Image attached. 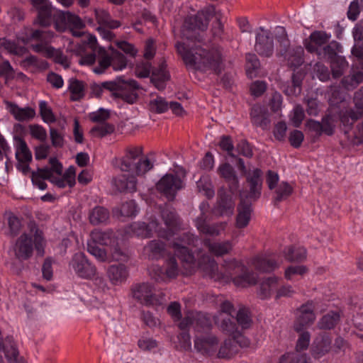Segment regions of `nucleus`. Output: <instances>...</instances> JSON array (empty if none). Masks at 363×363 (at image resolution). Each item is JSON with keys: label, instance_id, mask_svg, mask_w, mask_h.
I'll return each instance as SVG.
<instances>
[{"label": "nucleus", "instance_id": "nucleus-1", "mask_svg": "<svg viewBox=\"0 0 363 363\" xmlns=\"http://www.w3.org/2000/svg\"><path fill=\"white\" fill-rule=\"evenodd\" d=\"M199 240L190 233H184L177 238L172 243L174 254L180 259L186 272L185 274H191L196 267L202 268L209 276L216 281H233V278L243 271L244 265L235 259L225 260L223 265V272H218V264L216 261L209 256H203L201 260L196 262L193 254L185 246H196Z\"/></svg>", "mask_w": 363, "mask_h": 363}, {"label": "nucleus", "instance_id": "nucleus-2", "mask_svg": "<svg viewBox=\"0 0 363 363\" xmlns=\"http://www.w3.org/2000/svg\"><path fill=\"white\" fill-rule=\"evenodd\" d=\"M176 48L189 69L218 74L221 71L223 58L218 48H210L200 42L177 43Z\"/></svg>", "mask_w": 363, "mask_h": 363}, {"label": "nucleus", "instance_id": "nucleus-3", "mask_svg": "<svg viewBox=\"0 0 363 363\" xmlns=\"http://www.w3.org/2000/svg\"><path fill=\"white\" fill-rule=\"evenodd\" d=\"M153 167V164L142 156V148L137 147L128 150L126 155L121 160L120 169L123 172L132 174L127 177L123 174L116 177L113 182L119 191L133 192L136 191L137 180L133 174H145Z\"/></svg>", "mask_w": 363, "mask_h": 363}, {"label": "nucleus", "instance_id": "nucleus-4", "mask_svg": "<svg viewBox=\"0 0 363 363\" xmlns=\"http://www.w3.org/2000/svg\"><path fill=\"white\" fill-rule=\"evenodd\" d=\"M140 89L139 84L134 79L125 80L117 78L113 81L106 82L101 85L94 84L91 86L92 94L96 97H101L104 89L112 92L116 98H121L128 104H134L138 94L136 90Z\"/></svg>", "mask_w": 363, "mask_h": 363}, {"label": "nucleus", "instance_id": "nucleus-5", "mask_svg": "<svg viewBox=\"0 0 363 363\" xmlns=\"http://www.w3.org/2000/svg\"><path fill=\"white\" fill-rule=\"evenodd\" d=\"M53 35V33L51 31L33 30L30 34V38L38 40V43L32 44L31 48L34 52L40 53L46 57L52 58L55 62L67 68L69 67V62L67 56L64 55L60 50H56L48 45Z\"/></svg>", "mask_w": 363, "mask_h": 363}, {"label": "nucleus", "instance_id": "nucleus-6", "mask_svg": "<svg viewBox=\"0 0 363 363\" xmlns=\"http://www.w3.org/2000/svg\"><path fill=\"white\" fill-rule=\"evenodd\" d=\"M69 267L80 278L84 279H95L97 284L106 286L105 280L97 275V269L82 252L75 253L69 262Z\"/></svg>", "mask_w": 363, "mask_h": 363}, {"label": "nucleus", "instance_id": "nucleus-7", "mask_svg": "<svg viewBox=\"0 0 363 363\" xmlns=\"http://www.w3.org/2000/svg\"><path fill=\"white\" fill-rule=\"evenodd\" d=\"M213 16H216L217 18H218L215 7L213 6H208L198 11L196 15L186 17L182 27L183 35L186 38H190L191 36L187 32L206 30L209 21Z\"/></svg>", "mask_w": 363, "mask_h": 363}, {"label": "nucleus", "instance_id": "nucleus-8", "mask_svg": "<svg viewBox=\"0 0 363 363\" xmlns=\"http://www.w3.org/2000/svg\"><path fill=\"white\" fill-rule=\"evenodd\" d=\"M55 28L59 31H65L69 29L75 37H81L84 34L82 30L85 27V23L79 16L69 11H59L55 16Z\"/></svg>", "mask_w": 363, "mask_h": 363}, {"label": "nucleus", "instance_id": "nucleus-9", "mask_svg": "<svg viewBox=\"0 0 363 363\" xmlns=\"http://www.w3.org/2000/svg\"><path fill=\"white\" fill-rule=\"evenodd\" d=\"M180 273V268L176 258L173 256L169 257L164 262V267L159 265H152L149 269L150 278L156 282H167L171 279H176Z\"/></svg>", "mask_w": 363, "mask_h": 363}, {"label": "nucleus", "instance_id": "nucleus-10", "mask_svg": "<svg viewBox=\"0 0 363 363\" xmlns=\"http://www.w3.org/2000/svg\"><path fill=\"white\" fill-rule=\"evenodd\" d=\"M125 233L130 236L142 238H149L152 236L153 233H157L160 237L167 236V233L159 227L157 220L154 219L148 224L141 221L134 222L125 228Z\"/></svg>", "mask_w": 363, "mask_h": 363}, {"label": "nucleus", "instance_id": "nucleus-11", "mask_svg": "<svg viewBox=\"0 0 363 363\" xmlns=\"http://www.w3.org/2000/svg\"><path fill=\"white\" fill-rule=\"evenodd\" d=\"M132 293L135 299L145 306L160 305L164 301V296H157L153 287L148 283L135 285L132 289Z\"/></svg>", "mask_w": 363, "mask_h": 363}, {"label": "nucleus", "instance_id": "nucleus-12", "mask_svg": "<svg viewBox=\"0 0 363 363\" xmlns=\"http://www.w3.org/2000/svg\"><path fill=\"white\" fill-rule=\"evenodd\" d=\"M183 186L182 180L172 174H166L156 184L157 190L168 200H173L177 191Z\"/></svg>", "mask_w": 363, "mask_h": 363}, {"label": "nucleus", "instance_id": "nucleus-13", "mask_svg": "<svg viewBox=\"0 0 363 363\" xmlns=\"http://www.w3.org/2000/svg\"><path fill=\"white\" fill-rule=\"evenodd\" d=\"M192 326L196 330H208L211 326V320L206 314L197 311H189L179 324L181 330H186Z\"/></svg>", "mask_w": 363, "mask_h": 363}, {"label": "nucleus", "instance_id": "nucleus-14", "mask_svg": "<svg viewBox=\"0 0 363 363\" xmlns=\"http://www.w3.org/2000/svg\"><path fill=\"white\" fill-rule=\"evenodd\" d=\"M337 118L332 114L328 113L322 118L321 121L310 119L306 122V126L309 130L315 133L316 135L325 134L332 135L335 133V128Z\"/></svg>", "mask_w": 363, "mask_h": 363}, {"label": "nucleus", "instance_id": "nucleus-15", "mask_svg": "<svg viewBox=\"0 0 363 363\" xmlns=\"http://www.w3.org/2000/svg\"><path fill=\"white\" fill-rule=\"evenodd\" d=\"M219 340L212 333H202L196 335L194 339L195 350L203 355L211 356L218 348Z\"/></svg>", "mask_w": 363, "mask_h": 363}, {"label": "nucleus", "instance_id": "nucleus-16", "mask_svg": "<svg viewBox=\"0 0 363 363\" xmlns=\"http://www.w3.org/2000/svg\"><path fill=\"white\" fill-rule=\"evenodd\" d=\"M247 182L248 184L249 190L247 192L242 191L240 196L244 194V199H250L255 201L259 198L261 195L262 186V172L260 169L256 168L249 172L247 174Z\"/></svg>", "mask_w": 363, "mask_h": 363}, {"label": "nucleus", "instance_id": "nucleus-17", "mask_svg": "<svg viewBox=\"0 0 363 363\" xmlns=\"http://www.w3.org/2000/svg\"><path fill=\"white\" fill-rule=\"evenodd\" d=\"M207 207L205 203H202L200 205L201 213V216L197 217L195 220V225L200 233L211 236H218L225 230L227 223L225 222H221L211 225H208L206 223L207 216L205 213V210Z\"/></svg>", "mask_w": 363, "mask_h": 363}, {"label": "nucleus", "instance_id": "nucleus-18", "mask_svg": "<svg viewBox=\"0 0 363 363\" xmlns=\"http://www.w3.org/2000/svg\"><path fill=\"white\" fill-rule=\"evenodd\" d=\"M314 308L313 303L311 301L302 305L298 309L297 317L294 325V328L297 333L303 331L313 323L315 320Z\"/></svg>", "mask_w": 363, "mask_h": 363}, {"label": "nucleus", "instance_id": "nucleus-19", "mask_svg": "<svg viewBox=\"0 0 363 363\" xmlns=\"http://www.w3.org/2000/svg\"><path fill=\"white\" fill-rule=\"evenodd\" d=\"M248 345V341L242 336L226 339L220 346L217 356L218 358L230 359L236 354L240 347Z\"/></svg>", "mask_w": 363, "mask_h": 363}, {"label": "nucleus", "instance_id": "nucleus-20", "mask_svg": "<svg viewBox=\"0 0 363 363\" xmlns=\"http://www.w3.org/2000/svg\"><path fill=\"white\" fill-rule=\"evenodd\" d=\"M256 52L261 56L270 57L274 52V43L270 32L260 27L256 35Z\"/></svg>", "mask_w": 363, "mask_h": 363}, {"label": "nucleus", "instance_id": "nucleus-21", "mask_svg": "<svg viewBox=\"0 0 363 363\" xmlns=\"http://www.w3.org/2000/svg\"><path fill=\"white\" fill-rule=\"evenodd\" d=\"M42 175L60 188H64L66 185L72 187L75 184V169L72 167H70L62 177L52 174V170L48 169L43 172Z\"/></svg>", "mask_w": 363, "mask_h": 363}, {"label": "nucleus", "instance_id": "nucleus-22", "mask_svg": "<svg viewBox=\"0 0 363 363\" xmlns=\"http://www.w3.org/2000/svg\"><path fill=\"white\" fill-rule=\"evenodd\" d=\"M33 242L28 234H22L16 240L14 247L16 257L21 260H26L33 255Z\"/></svg>", "mask_w": 363, "mask_h": 363}, {"label": "nucleus", "instance_id": "nucleus-23", "mask_svg": "<svg viewBox=\"0 0 363 363\" xmlns=\"http://www.w3.org/2000/svg\"><path fill=\"white\" fill-rule=\"evenodd\" d=\"M251 203L244 199V194L241 195L240 203L238 206V215L236 216L235 226L238 228L247 227L250 221L252 216Z\"/></svg>", "mask_w": 363, "mask_h": 363}, {"label": "nucleus", "instance_id": "nucleus-24", "mask_svg": "<svg viewBox=\"0 0 363 363\" xmlns=\"http://www.w3.org/2000/svg\"><path fill=\"white\" fill-rule=\"evenodd\" d=\"M330 38V35L325 32L315 31L311 34L309 39L306 40V49L311 53H317L320 48H323L328 43Z\"/></svg>", "mask_w": 363, "mask_h": 363}, {"label": "nucleus", "instance_id": "nucleus-25", "mask_svg": "<svg viewBox=\"0 0 363 363\" xmlns=\"http://www.w3.org/2000/svg\"><path fill=\"white\" fill-rule=\"evenodd\" d=\"M170 79V74L167 70V65L162 61L158 68L152 69L150 76V82L156 89L160 91L164 90L166 87V82Z\"/></svg>", "mask_w": 363, "mask_h": 363}, {"label": "nucleus", "instance_id": "nucleus-26", "mask_svg": "<svg viewBox=\"0 0 363 363\" xmlns=\"http://www.w3.org/2000/svg\"><path fill=\"white\" fill-rule=\"evenodd\" d=\"M106 275L110 282L113 285H119L125 281L128 277V269L123 264L110 265L106 270Z\"/></svg>", "mask_w": 363, "mask_h": 363}, {"label": "nucleus", "instance_id": "nucleus-27", "mask_svg": "<svg viewBox=\"0 0 363 363\" xmlns=\"http://www.w3.org/2000/svg\"><path fill=\"white\" fill-rule=\"evenodd\" d=\"M272 255H257L252 260L253 267L260 272H271L280 266Z\"/></svg>", "mask_w": 363, "mask_h": 363}, {"label": "nucleus", "instance_id": "nucleus-28", "mask_svg": "<svg viewBox=\"0 0 363 363\" xmlns=\"http://www.w3.org/2000/svg\"><path fill=\"white\" fill-rule=\"evenodd\" d=\"M162 218L166 226V229L162 227L161 228L167 233V236L164 238H169V237L174 233V230L178 229L179 226V219L174 210L167 208L162 211ZM159 227L160 228V225Z\"/></svg>", "mask_w": 363, "mask_h": 363}, {"label": "nucleus", "instance_id": "nucleus-29", "mask_svg": "<svg viewBox=\"0 0 363 363\" xmlns=\"http://www.w3.org/2000/svg\"><path fill=\"white\" fill-rule=\"evenodd\" d=\"M218 172L228 183L230 192L233 194L236 193L239 187V182L233 167L228 163H224L219 166Z\"/></svg>", "mask_w": 363, "mask_h": 363}, {"label": "nucleus", "instance_id": "nucleus-30", "mask_svg": "<svg viewBox=\"0 0 363 363\" xmlns=\"http://www.w3.org/2000/svg\"><path fill=\"white\" fill-rule=\"evenodd\" d=\"M35 9L38 10L36 23L43 27L49 26L52 19L55 21V16L60 11L52 8L49 3Z\"/></svg>", "mask_w": 363, "mask_h": 363}, {"label": "nucleus", "instance_id": "nucleus-31", "mask_svg": "<svg viewBox=\"0 0 363 363\" xmlns=\"http://www.w3.org/2000/svg\"><path fill=\"white\" fill-rule=\"evenodd\" d=\"M203 245L208 251L215 256H223L230 253L233 249V245L230 241L212 242L210 239L203 240Z\"/></svg>", "mask_w": 363, "mask_h": 363}, {"label": "nucleus", "instance_id": "nucleus-32", "mask_svg": "<svg viewBox=\"0 0 363 363\" xmlns=\"http://www.w3.org/2000/svg\"><path fill=\"white\" fill-rule=\"evenodd\" d=\"M164 244L157 240H153L147 242L143 247V255L149 259H159L164 254Z\"/></svg>", "mask_w": 363, "mask_h": 363}, {"label": "nucleus", "instance_id": "nucleus-33", "mask_svg": "<svg viewBox=\"0 0 363 363\" xmlns=\"http://www.w3.org/2000/svg\"><path fill=\"white\" fill-rule=\"evenodd\" d=\"M252 123L261 127L262 129H267L269 126L270 120L268 118L266 110L260 106H254L250 111Z\"/></svg>", "mask_w": 363, "mask_h": 363}, {"label": "nucleus", "instance_id": "nucleus-34", "mask_svg": "<svg viewBox=\"0 0 363 363\" xmlns=\"http://www.w3.org/2000/svg\"><path fill=\"white\" fill-rule=\"evenodd\" d=\"M331 348V340L328 337H317L312 346L311 353L314 358L320 359L326 354Z\"/></svg>", "mask_w": 363, "mask_h": 363}, {"label": "nucleus", "instance_id": "nucleus-35", "mask_svg": "<svg viewBox=\"0 0 363 363\" xmlns=\"http://www.w3.org/2000/svg\"><path fill=\"white\" fill-rule=\"evenodd\" d=\"M362 116L352 108L341 110L339 113V120L343 126L345 133H347L356 121Z\"/></svg>", "mask_w": 363, "mask_h": 363}, {"label": "nucleus", "instance_id": "nucleus-36", "mask_svg": "<svg viewBox=\"0 0 363 363\" xmlns=\"http://www.w3.org/2000/svg\"><path fill=\"white\" fill-rule=\"evenodd\" d=\"M9 111L18 121H30L35 116V111L30 107L21 108L15 104H9Z\"/></svg>", "mask_w": 363, "mask_h": 363}, {"label": "nucleus", "instance_id": "nucleus-37", "mask_svg": "<svg viewBox=\"0 0 363 363\" xmlns=\"http://www.w3.org/2000/svg\"><path fill=\"white\" fill-rule=\"evenodd\" d=\"M94 14L96 20L99 25V26L114 29L120 27L121 25L120 21L112 19L109 13L104 9H95Z\"/></svg>", "mask_w": 363, "mask_h": 363}, {"label": "nucleus", "instance_id": "nucleus-38", "mask_svg": "<svg viewBox=\"0 0 363 363\" xmlns=\"http://www.w3.org/2000/svg\"><path fill=\"white\" fill-rule=\"evenodd\" d=\"M93 242L101 245H114L116 241L114 233L112 231L94 230L91 233Z\"/></svg>", "mask_w": 363, "mask_h": 363}, {"label": "nucleus", "instance_id": "nucleus-39", "mask_svg": "<svg viewBox=\"0 0 363 363\" xmlns=\"http://www.w3.org/2000/svg\"><path fill=\"white\" fill-rule=\"evenodd\" d=\"M257 276L250 271L244 266L243 271L233 278V283L235 286L245 287L250 285H254L257 283Z\"/></svg>", "mask_w": 363, "mask_h": 363}, {"label": "nucleus", "instance_id": "nucleus-40", "mask_svg": "<svg viewBox=\"0 0 363 363\" xmlns=\"http://www.w3.org/2000/svg\"><path fill=\"white\" fill-rule=\"evenodd\" d=\"M218 209L220 215L230 216L234 209V202L230 195L221 191L218 193Z\"/></svg>", "mask_w": 363, "mask_h": 363}, {"label": "nucleus", "instance_id": "nucleus-41", "mask_svg": "<svg viewBox=\"0 0 363 363\" xmlns=\"http://www.w3.org/2000/svg\"><path fill=\"white\" fill-rule=\"evenodd\" d=\"M16 141V157L18 161H31L32 154L28 147L21 138H15Z\"/></svg>", "mask_w": 363, "mask_h": 363}, {"label": "nucleus", "instance_id": "nucleus-42", "mask_svg": "<svg viewBox=\"0 0 363 363\" xmlns=\"http://www.w3.org/2000/svg\"><path fill=\"white\" fill-rule=\"evenodd\" d=\"M352 35L355 45L352 50V53L356 57L363 55V26L356 25L352 30Z\"/></svg>", "mask_w": 363, "mask_h": 363}, {"label": "nucleus", "instance_id": "nucleus-43", "mask_svg": "<svg viewBox=\"0 0 363 363\" xmlns=\"http://www.w3.org/2000/svg\"><path fill=\"white\" fill-rule=\"evenodd\" d=\"M340 317L339 313L330 311L322 317L318 323V326L320 329H332L338 323Z\"/></svg>", "mask_w": 363, "mask_h": 363}, {"label": "nucleus", "instance_id": "nucleus-44", "mask_svg": "<svg viewBox=\"0 0 363 363\" xmlns=\"http://www.w3.org/2000/svg\"><path fill=\"white\" fill-rule=\"evenodd\" d=\"M277 287V278L270 277L260 284L259 296L261 298H269Z\"/></svg>", "mask_w": 363, "mask_h": 363}, {"label": "nucleus", "instance_id": "nucleus-45", "mask_svg": "<svg viewBox=\"0 0 363 363\" xmlns=\"http://www.w3.org/2000/svg\"><path fill=\"white\" fill-rule=\"evenodd\" d=\"M137 206L133 201H129L123 203L120 208H115L113 211L116 217H130L135 216Z\"/></svg>", "mask_w": 363, "mask_h": 363}, {"label": "nucleus", "instance_id": "nucleus-46", "mask_svg": "<svg viewBox=\"0 0 363 363\" xmlns=\"http://www.w3.org/2000/svg\"><path fill=\"white\" fill-rule=\"evenodd\" d=\"M109 218L107 209L101 206L94 208L89 213V220L93 225H98L106 222Z\"/></svg>", "mask_w": 363, "mask_h": 363}, {"label": "nucleus", "instance_id": "nucleus-47", "mask_svg": "<svg viewBox=\"0 0 363 363\" xmlns=\"http://www.w3.org/2000/svg\"><path fill=\"white\" fill-rule=\"evenodd\" d=\"M285 258L289 262H302L306 257V250L303 247H289L284 252Z\"/></svg>", "mask_w": 363, "mask_h": 363}, {"label": "nucleus", "instance_id": "nucleus-48", "mask_svg": "<svg viewBox=\"0 0 363 363\" xmlns=\"http://www.w3.org/2000/svg\"><path fill=\"white\" fill-rule=\"evenodd\" d=\"M115 127L113 124L108 123H101L94 125L91 130L90 133L93 137L103 138L113 133Z\"/></svg>", "mask_w": 363, "mask_h": 363}, {"label": "nucleus", "instance_id": "nucleus-49", "mask_svg": "<svg viewBox=\"0 0 363 363\" xmlns=\"http://www.w3.org/2000/svg\"><path fill=\"white\" fill-rule=\"evenodd\" d=\"M302 78L298 74H293L291 77V84L284 86V92L287 96H298L301 91Z\"/></svg>", "mask_w": 363, "mask_h": 363}, {"label": "nucleus", "instance_id": "nucleus-50", "mask_svg": "<svg viewBox=\"0 0 363 363\" xmlns=\"http://www.w3.org/2000/svg\"><path fill=\"white\" fill-rule=\"evenodd\" d=\"M260 67L259 60L255 54L246 55V73L250 78L256 77V72Z\"/></svg>", "mask_w": 363, "mask_h": 363}, {"label": "nucleus", "instance_id": "nucleus-51", "mask_svg": "<svg viewBox=\"0 0 363 363\" xmlns=\"http://www.w3.org/2000/svg\"><path fill=\"white\" fill-rule=\"evenodd\" d=\"M69 90L71 93V99L78 101L84 96V85L82 81L71 79L69 81Z\"/></svg>", "mask_w": 363, "mask_h": 363}, {"label": "nucleus", "instance_id": "nucleus-52", "mask_svg": "<svg viewBox=\"0 0 363 363\" xmlns=\"http://www.w3.org/2000/svg\"><path fill=\"white\" fill-rule=\"evenodd\" d=\"M99 56L98 59L99 65L93 68L94 72L100 74L105 72V70L111 66V55L103 49L100 48Z\"/></svg>", "mask_w": 363, "mask_h": 363}, {"label": "nucleus", "instance_id": "nucleus-53", "mask_svg": "<svg viewBox=\"0 0 363 363\" xmlns=\"http://www.w3.org/2000/svg\"><path fill=\"white\" fill-rule=\"evenodd\" d=\"M32 236L34 238L35 248L38 255L43 256L44 255V247L45 246V240L44 238L43 232L35 226L30 229Z\"/></svg>", "mask_w": 363, "mask_h": 363}, {"label": "nucleus", "instance_id": "nucleus-54", "mask_svg": "<svg viewBox=\"0 0 363 363\" xmlns=\"http://www.w3.org/2000/svg\"><path fill=\"white\" fill-rule=\"evenodd\" d=\"M111 67L115 71H120L125 69L127 66L126 57L120 52L111 48Z\"/></svg>", "mask_w": 363, "mask_h": 363}, {"label": "nucleus", "instance_id": "nucleus-55", "mask_svg": "<svg viewBox=\"0 0 363 363\" xmlns=\"http://www.w3.org/2000/svg\"><path fill=\"white\" fill-rule=\"evenodd\" d=\"M339 46L336 42H333L330 44H326L323 48L316 53L320 58L328 59L330 60L339 57L337 55V49Z\"/></svg>", "mask_w": 363, "mask_h": 363}, {"label": "nucleus", "instance_id": "nucleus-56", "mask_svg": "<svg viewBox=\"0 0 363 363\" xmlns=\"http://www.w3.org/2000/svg\"><path fill=\"white\" fill-rule=\"evenodd\" d=\"M236 320L242 329H248L252 323V317L249 310L246 308H240L237 313Z\"/></svg>", "mask_w": 363, "mask_h": 363}, {"label": "nucleus", "instance_id": "nucleus-57", "mask_svg": "<svg viewBox=\"0 0 363 363\" xmlns=\"http://www.w3.org/2000/svg\"><path fill=\"white\" fill-rule=\"evenodd\" d=\"M347 67V62L345 59L341 56L335 57L330 60V67L333 77L337 78L340 77L344 70Z\"/></svg>", "mask_w": 363, "mask_h": 363}, {"label": "nucleus", "instance_id": "nucleus-58", "mask_svg": "<svg viewBox=\"0 0 363 363\" xmlns=\"http://www.w3.org/2000/svg\"><path fill=\"white\" fill-rule=\"evenodd\" d=\"M279 363H308L306 355L294 352L286 353L280 357Z\"/></svg>", "mask_w": 363, "mask_h": 363}, {"label": "nucleus", "instance_id": "nucleus-59", "mask_svg": "<svg viewBox=\"0 0 363 363\" xmlns=\"http://www.w3.org/2000/svg\"><path fill=\"white\" fill-rule=\"evenodd\" d=\"M199 192H202L207 198L211 199L214 196V190L209 179L206 177H201L196 183Z\"/></svg>", "mask_w": 363, "mask_h": 363}, {"label": "nucleus", "instance_id": "nucleus-60", "mask_svg": "<svg viewBox=\"0 0 363 363\" xmlns=\"http://www.w3.org/2000/svg\"><path fill=\"white\" fill-rule=\"evenodd\" d=\"M293 192V187L287 182H281L276 191V196L275 200L276 201H281L284 199H286Z\"/></svg>", "mask_w": 363, "mask_h": 363}, {"label": "nucleus", "instance_id": "nucleus-61", "mask_svg": "<svg viewBox=\"0 0 363 363\" xmlns=\"http://www.w3.org/2000/svg\"><path fill=\"white\" fill-rule=\"evenodd\" d=\"M87 251L93 255L99 262H106L107 260V255L104 249L96 245L93 242H88Z\"/></svg>", "mask_w": 363, "mask_h": 363}, {"label": "nucleus", "instance_id": "nucleus-62", "mask_svg": "<svg viewBox=\"0 0 363 363\" xmlns=\"http://www.w3.org/2000/svg\"><path fill=\"white\" fill-rule=\"evenodd\" d=\"M152 65L148 62H140L136 64L135 74L138 78H147L150 76Z\"/></svg>", "mask_w": 363, "mask_h": 363}, {"label": "nucleus", "instance_id": "nucleus-63", "mask_svg": "<svg viewBox=\"0 0 363 363\" xmlns=\"http://www.w3.org/2000/svg\"><path fill=\"white\" fill-rule=\"evenodd\" d=\"M169 108V104L164 99L160 96L151 100L150 101V109L156 113L165 112Z\"/></svg>", "mask_w": 363, "mask_h": 363}, {"label": "nucleus", "instance_id": "nucleus-64", "mask_svg": "<svg viewBox=\"0 0 363 363\" xmlns=\"http://www.w3.org/2000/svg\"><path fill=\"white\" fill-rule=\"evenodd\" d=\"M40 113L43 118V120L45 123H52L55 121V116L51 108L48 106V104L41 101L39 103Z\"/></svg>", "mask_w": 363, "mask_h": 363}]
</instances>
